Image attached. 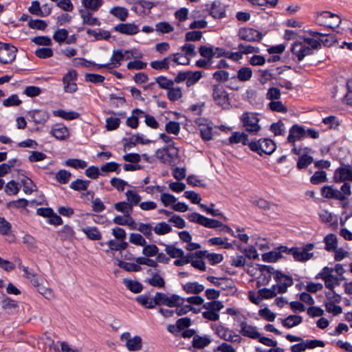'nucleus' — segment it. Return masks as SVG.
<instances>
[{
    "label": "nucleus",
    "instance_id": "14",
    "mask_svg": "<svg viewBox=\"0 0 352 352\" xmlns=\"http://www.w3.org/2000/svg\"><path fill=\"white\" fill-rule=\"evenodd\" d=\"M238 36L240 39L248 42L259 41L262 38V34L259 31L251 28H240Z\"/></svg>",
    "mask_w": 352,
    "mask_h": 352
},
{
    "label": "nucleus",
    "instance_id": "7",
    "mask_svg": "<svg viewBox=\"0 0 352 352\" xmlns=\"http://www.w3.org/2000/svg\"><path fill=\"white\" fill-rule=\"evenodd\" d=\"M186 218L193 223H198L208 228H218L223 226V223L216 219H209L197 212L188 214Z\"/></svg>",
    "mask_w": 352,
    "mask_h": 352
},
{
    "label": "nucleus",
    "instance_id": "43",
    "mask_svg": "<svg viewBox=\"0 0 352 352\" xmlns=\"http://www.w3.org/2000/svg\"><path fill=\"white\" fill-rule=\"evenodd\" d=\"M208 243L212 245H221L225 249H231L233 248L232 243L228 242V238L213 237L208 240Z\"/></svg>",
    "mask_w": 352,
    "mask_h": 352
},
{
    "label": "nucleus",
    "instance_id": "3",
    "mask_svg": "<svg viewBox=\"0 0 352 352\" xmlns=\"http://www.w3.org/2000/svg\"><path fill=\"white\" fill-rule=\"evenodd\" d=\"M250 149L256 152L260 155L263 153L271 155L276 150L275 142L269 138H261L258 140L252 141L248 144Z\"/></svg>",
    "mask_w": 352,
    "mask_h": 352
},
{
    "label": "nucleus",
    "instance_id": "32",
    "mask_svg": "<svg viewBox=\"0 0 352 352\" xmlns=\"http://www.w3.org/2000/svg\"><path fill=\"white\" fill-rule=\"evenodd\" d=\"M211 342V339L208 336H200L195 335L192 339V346L197 349H204Z\"/></svg>",
    "mask_w": 352,
    "mask_h": 352
},
{
    "label": "nucleus",
    "instance_id": "40",
    "mask_svg": "<svg viewBox=\"0 0 352 352\" xmlns=\"http://www.w3.org/2000/svg\"><path fill=\"white\" fill-rule=\"evenodd\" d=\"M83 233L88 239L94 241L100 240L102 237L101 233L96 227H85L82 229Z\"/></svg>",
    "mask_w": 352,
    "mask_h": 352
},
{
    "label": "nucleus",
    "instance_id": "4",
    "mask_svg": "<svg viewBox=\"0 0 352 352\" xmlns=\"http://www.w3.org/2000/svg\"><path fill=\"white\" fill-rule=\"evenodd\" d=\"M240 120L245 131L251 134L256 135L261 129L258 124L260 120L255 113L245 112Z\"/></svg>",
    "mask_w": 352,
    "mask_h": 352
},
{
    "label": "nucleus",
    "instance_id": "24",
    "mask_svg": "<svg viewBox=\"0 0 352 352\" xmlns=\"http://www.w3.org/2000/svg\"><path fill=\"white\" fill-rule=\"evenodd\" d=\"M144 111L140 109H135L132 111V114L126 120V124L132 128L137 129L139 125V118L142 117Z\"/></svg>",
    "mask_w": 352,
    "mask_h": 352
},
{
    "label": "nucleus",
    "instance_id": "34",
    "mask_svg": "<svg viewBox=\"0 0 352 352\" xmlns=\"http://www.w3.org/2000/svg\"><path fill=\"white\" fill-rule=\"evenodd\" d=\"M324 249L328 252L334 251L338 247V239L336 234H329L324 238Z\"/></svg>",
    "mask_w": 352,
    "mask_h": 352
},
{
    "label": "nucleus",
    "instance_id": "37",
    "mask_svg": "<svg viewBox=\"0 0 352 352\" xmlns=\"http://www.w3.org/2000/svg\"><path fill=\"white\" fill-rule=\"evenodd\" d=\"M123 283L128 289L135 294L140 293L143 289L142 285L136 280L125 278L123 280Z\"/></svg>",
    "mask_w": 352,
    "mask_h": 352
},
{
    "label": "nucleus",
    "instance_id": "20",
    "mask_svg": "<svg viewBox=\"0 0 352 352\" xmlns=\"http://www.w3.org/2000/svg\"><path fill=\"white\" fill-rule=\"evenodd\" d=\"M239 325L241 327L239 332L243 336L255 340L260 337L261 333L257 331V328L248 324L245 320L241 321Z\"/></svg>",
    "mask_w": 352,
    "mask_h": 352
},
{
    "label": "nucleus",
    "instance_id": "5",
    "mask_svg": "<svg viewBox=\"0 0 352 352\" xmlns=\"http://www.w3.org/2000/svg\"><path fill=\"white\" fill-rule=\"evenodd\" d=\"M212 97L214 104L223 109H228L230 103L229 94L221 85H214L212 89Z\"/></svg>",
    "mask_w": 352,
    "mask_h": 352
},
{
    "label": "nucleus",
    "instance_id": "60",
    "mask_svg": "<svg viewBox=\"0 0 352 352\" xmlns=\"http://www.w3.org/2000/svg\"><path fill=\"white\" fill-rule=\"evenodd\" d=\"M22 103V100L19 99L18 95L12 94L8 98L3 100V105L6 107H17Z\"/></svg>",
    "mask_w": 352,
    "mask_h": 352
},
{
    "label": "nucleus",
    "instance_id": "53",
    "mask_svg": "<svg viewBox=\"0 0 352 352\" xmlns=\"http://www.w3.org/2000/svg\"><path fill=\"white\" fill-rule=\"evenodd\" d=\"M327 181V173L324 170L316 171L310 178L311 183L314 185H317Z\"/></svg>",
    "mask_w": 352,
    "mask_h": 352
},
{
    "label": "nucleus",
    "instance_id": "36",
    "mask_svg": "<svg viewBox=\"0 0 352 352\" xmlns=\"http://www.w3.org/2000/svg\"><path fill=\"white\" fill-rule=\"evenodd\" d=\"M126 202L130 204L131 207L139 205L142 199L141 196L135 190H128L125 192Z\"/></svg>",
    "mask_w": 352,
    "mask_h": 352
},
{
    "label": "nucleus",
    "instance_id": "2",
    "mask_svg": "<svg viewBox=\"0 0 352 352\" xmlns=\"http://www.w3.org/2000/svg\"><path fill=\"white\" fill-rule=\"evenodd\" d=\"M314 248V245L313 243H307L300 248L296 247L288 248L285 246H281L280 249L282 252L292 255L295 261L305 262L313 257L314 254L310 252V251H311Z\"/></svg>",
    "mask_w": 352,
    "mask_h": 352
},
{
    "label": "nucleus",
    "instance_id": "11",
    "mask_svg": "<svg viewBox=\"0 0 352 352\" xmlns=\"http://www.w3.org/2000/svg\"><path fill=\"white\" fill-rule=\"evenodd\" d=\"M274 278L277 283L275 285L278 289L277 292L278 294L285 293L288 287L292 286L294 283L292 276L285 275L279 271L275 272Z\"/></svg>",
    "mask_w": 352,
    "mask_h": 352
},
{
    "label": "nucleus",
    "instance_id": "64",
    "mask_svg": "<svg viewBox=\"0 0 352 352\" xmlns=\"http://www.w3.org/2000/svg\"><path fill=\"white\" fill-rule=\"evenodd\" d=\"M182 96V91L179 87H173V86L168 89L167 97L172 101L175 102L180 99Z\"/></svg>",
    "mask_w": 352,
    "mask_h": 352
},
{
    "label": "nucleus",
    "instance_id": "49",
    "mask_svg": "<svg viewBox=\"0 0 352 352\" xmlns=\"http://www.w3.org/2000/svg\"><path fill=\"white\" fill-rule=\"evenodd\" d=\"M133 59V60H131L126 64V68L129 70H141L146 68L147 63L141 60V58Z\"/></svg>",
    "mask_w": 352,
    "mask_h": 352
},
{
    "label": "nucleus",
    "instance_id": "47",
    "mask_svg": "<svg viewBox=\"0 0 352 352\" xmlns=\"http://www.w3.org/2000/svg\"><path fill=\"white\" fill-rule=\"evenodd\" d=\"M135 299L139 304L148 309H152L156 305L155 298L152 299L146 295L138 296Z\"/></svg>",
    "mask_w": 352,
    "mask_h": 352
},
{
    "label": "nucleus",
    "instance_id": "31",
    "mask_svg": "<svg viewBox=\"0 0 352 352\" xmlns=\"http://www.w3.org/2000/svg\"><path fill=\"white\" fill-rule=\"evenodd\" d=\"M52 113L56 117L61 118L66 120H72L79 118L80 113L76 111H66L63 109L54 110Z\"/></svg>",
    "mask_w": 352,
    "mask_h": 352
},
{
    "label": "nucleus",
    "instance_id": "1",
    "mask_svg": "<svg viewBox=\"0 0 352 352\" xmlns=\"http://www.w3.org/2000/svg\"><path fill=\"white\" fill-rule=\"evenodd\" d=\"M142 57L143 54L135 48L129 50L116 49L113 50L110 61L105 64L97 65V68L112 69L119 67L122 60H127L131 58H142Z\"/></svg>",
    "mask_w": 352,
    "mask_h": 352
},
{
    "label": "nucleus",
    "instance_id": "19",
    "mask_svg": "<svg viewBox=\"0 0 352 352\" xmlns=\"http://www.w3.org/2000/svg\"><path fill=\"white\" fill-rule=\"evenodd\" d=\"M114 31L129 36L135 35L140 32V28L135 23H120L113 28Z\"/></svg>",
    "mask_w": 352,
    "mask_h": 352
},
{
    "label": "nucleus",
    "instance_id": "17",
    "mask_svg": "<svg viewBox=\"0 0 352 352\" xmlns=\"http://www.w3.org/2000/svg\"><path fill=\"white\" fill-rule=\"evenodd\" d=\"M304 138H305V127L296 124L289 129L287 141L292 144H294L296 141H299Z\"/></svg>",
    "mask_w": 352,
    "mask_h": 352
},
{
    "label": "nucleus",
    "instance_id": "15",
    "mask_svg": "<svg viewBox=\"0 0 352 352\" xmlns=\"http://www.w3.org/2000/svg\"><path fill=\"white\" fill-rule=\"evenodd\" d=\"M215 333L220 338L228 342L240 343L241 341L239 335L234 334L232 330L221 324L216 327Z\"/></svg>",
    "mask_w": 352,
    "mask_h": 352
},
{
    "label": "nucleus",
    "instance_id": "57",
    "mask_svg": "<svg viewBox=\"0 0 352 352\" xmlns=\"http://www.w3.org/2000/svg\"><path fill=\"white\" fill-rule=\"evenodd\" d=\"M267 107L272 111L285 113L287 112V108L282 103L281 101L277 100L270 102L267 104Z\"/></svg>",
    "mask_w": 352,
    "mask_h": 352
},
{
    "label": "nucleus",
    "instance_id": "61",
    "mask_svg": "<svg viewBox=\"0 0 352 352\" xmlns=\"http://www.w3.org/2000/svg\"><path fill=\"white\" fill-rule=\"evenodd\" d=\"M314 161L311 156L303 155L298 158L296 166L298 169H304L307 168Z\"/></svg>",
    "mask_w": 352,
    "mask_h": 352
},
{
    "label": "nucleus",
    "instance_id": "12",
    "mask_svg": "<svg viewBox=\"0 0 352 352\" xmlns=\"http://www.w3.org/2000/svg\"><path fill=\"white\" fill-rule=\"evenodd\" d=\"M291 51L298 61H301L308 55L312 54V50L304 41H295L291 47Z\"/></svg>",
    "mask_w": 352,
    "mask_h": 352
},
{
    "label": "nucleus",
    "instance_id": "22",
    "mask_svg": "<svg viewBox=\"0 0 352 352\" xmlns=\"http://www.w3.org/2000/svg\"><path fill=\"white\" fill-rule=\"evenodd\" d=\"M78 12L80 13V17L82 20V23L84 25H87L90 26H100L101 23L100 20L93 16L91 11H87L85 9L79 8Z\"/></svg>",
    "mask_w": 352,
    "mask_h": 352
},
{
    "label": "nucleus",
    "instance_id": "26",
    "mask_svg": "<svg viewBox=\"0 0 352 352\" xmlns=\"http://www.w3.org/2000/svg\"><path fill=\"white\" fill-rule=\"evenodd\" d=\"M280 320L282 325L287 329L296 327L302 322V318L297 315H289L286 318Z\"/></svg>",
    "mask_w": 352,
    "mask_h": 352
},
{
    "label": "nucleus",
    "instance_id": "56",
    "mask_svg": "<svg viewBox=\"0 0 352 352\" xmlns=\"http://www.w3.org/2000/svg\"><path fill=\"white\" fill-rule=\"evenodd\" d=\"M203 307L204 309L208 311L219 313V311H221L224 306L223 302L221 301L212 300L204 303Z\"/></svg>",
    "mask_w": 352,
    "mask_h": 352
},
{
    "label": "nucleus",
    "instance_id": "8",
    "mask_svg": "<svg viewBox=\"0 0 352 352\" xmlns=\"http://www.w3.org/2000/svg\"><path fill=\"white\" fill-rule=\"evenodd\" d=\"M316 21L320 25L334 28L339 26L341 19L336 14L324 11L317 14Z\"/></svg>",
    "mask_w": 352,
    "mask_h": 352
},
{
    "label": "nucleus",
    "instance_id": "29",
    "mask_svg": "<svg viewBox=\"0 0 352 352\" xmlns=\"http://www.w3.org/2000/svg\"><path fill=\"white\" fill-rule=\"evenodd\" d=\"M259 270L261 272V275L263 277L260 278L262 279L261 281L263 284H267L271 280L272 274L275 276V271L274 268L270 265H259Z\"/></svg>",
    "mask_w": 352,
    "mask_h": 352
},
{
    "label": "nucleus",
    "instance_id": "58",
    "mask_svg": "<svg viewBox=\"0 0 352 352\" xmlns=\"http://www.w3.org/2000/svg\"><path fill=\"white\" fill-rule=\"evenodd\" d=\"M165 251L171 258L183 257L184 255L183 250L176 248L175 245H166Z\"/></svg>",
    "mask_w": 352,
    "mask_h": 352
},
{
    "label": "nucleus",
    "instance_id": "39",
    "mask_svg": "<svg viewBox=\"0 0 352 352\" xmlns=\"http://www.w3.org/2000/svg\"><path fill=\"white\" fill-rule=\"evenodd\" d=\"M169 56L165 57L161 60H153L150 63L151 67L156 70H166L170 65Z\"/></svg>",
    "mask_w": 352,
    "mask_h": 352
},
{
    "label": "nucleus",
    "instance_id": "33",
    "mask_svg": "<svg viewBox=\"0 0 352 352\" xmlns=\"http://www.w3.org/2000/svg\"><path fill=\"white\" fill-rule=\"evenodd\" d=\"M109 13L121 21H124L129 16V11L124 7L115 6L109 10Z\"/></svg>",
    "mask_w": 352,
    "mask_h": 352
},
{
    "label": "nucleus",
    "instance_id": "44",
    "mask_svg": "<svg viewBox=\"0 0 352 352\" xmlns=\"http://www.w3.org/2000/svg\"><path fill=\"white\" fill-rule=\"evenodd\" d=\"M21 182L23 185V190L26 195H30L37 190L36 186L31 179L25 177Z\"/></svg>",
    "mask_w": 352,
    "mask_h": 352
},
{
    "label": "nucleus",
    "instance_id": "16",
    "mask_svg": "<svg viewBox=\"0 0 352 352\" xmlns=\"http://www.w3.org/2000/svg\"><path fill=\"white\" fill-rule=\"evenodd\" d=\"M336 183L352 182V167L350 165H344L338 168L333 175Z\"/></svg>",
    "mask_w": 352,
    "mask_h": 352
},
{
    "label": "nucleus",
    "instance_id": "54",
    "mask_svg": "<svg viewBox=\"0 0 352 352\" xmlns=\"http://www.w3.org/2000/svg\"><path fill=\"white\" fill-rule=\"evenodd\" d=\"M202 72L201 71H188V80L186 82V86L189 87L194 85L202 78Z\"/></svg>",
    "mask_w": 352,
    "mask_h": 352
},
{
    "label": "nucleus",
    "instance_id": "62",
    "mask_svg": "<svg viewBox=\"0 0 352 352\" xmlns=\"http://www.w3.org/2000/svg\"><path fill=\"white\" fill-rule=\"evenodd\" d=\"M147 283L155 287H164L165 285L164 278L157 273L153 274V276L147 280Z\"/></svg>",
    "mask_w": 352,
    "mask_h": 352
},
{
    "label": "nucleus",
    "instance_id": "13",
    "mask_svg": "<svg viewBox=\"0 0 352 352\" xmlns=\"http://www.w3.org/2000/svg\"><path fill=\"white\" fill-rule=\"evenodd\" d=\"M77 80V73L74 69H70L63 77V83L64 91L67 93H74L77 91L78 87L76 81Z\"/></svg>",
    "mask_w": 352,
    "mask_h": 352
},
{
    "label": "nucleus",
    "instance_id": "21",
    "mask_svg": "<svg viewBox=\"0 0 352 352\" xmlns=\"http://www.w3.org/2000/svg\"><path fill=\"white\" fill-rule=\"evenodd\" d=\"M322 196L327 199H334L339 201L346 199L345 196L338 189L330 186H324L321 189Z\"/></svg>",
    "mask_w": 352,
    "mask_h": 352
},
{
    "label": "nucleus",
    "instance_id": "41",
    "mask_svg": "<svg viewBox=\"0 0 352 352\" xmlns=\"http://www.w3.org/2000/svg\"><path fill=\"white\" fill-rule=\"evenodd\" d=\"M126 346L130 351H135L141 349L142 338L139 336H135L126 342Z\"/></svg>",
    "mask_w": 352,
    "mask_h": 352
},
{
    "label": "nucleus",
    "instance_id": "59",
    "mask_svg": "<svg viewBox=\"0 0 352 352\" xmlns=\"http://www.w3.org/2000/svg\"><path fill=\"white\" fill-rule=\"evenodd\" d=\"M90 182L88 180H82L78 179L74 182H72L69 186L72 189L79 191V190H85L87 189Z\"/></svg>",
    "mask_w": 352,
    "mask_h": 352
},
{
    "label": "nucleus",
    "instance_id": "9",
    "mask_svg": "<svg viewBox=\"0 0 352 352\" xmlns=\"http://www.w3.org/2000/svg\"><path fill=\"white\" fill-rule=\"evenodd\" d=\"M332 267H324L322 270L316 275V278H321L324 282L325 287L329 289H334L336 286L340 285V278L333 275Z\"/></svg>",
    "mask_w": 352,
    "mask_h": 352
},
{
    "label": "nucleus",
    "instance_id": "28",
    "mask_svg": "<svg viewBox=\"0 0 352 352\" xmlns=\"http://www.w3.org/2000/svg\"><path fill=\"white\" fill-rule=\"evenodd\" d=\"M81 4L87 11L96 12L102 6L103 0H80Z\"/></svg>",
    "mask_w": 352,
    "mask_h": 352
},
{
    "label": "nucleus",
    "instance_id": "52",
    "mask_svg": "<svg viewBox=\"0 0 352 352\" xmlns=\"http://www.w3.org/2000/svg\"><path fill=\"white\" fill-rule=\"evenodd\" d=\"M117 261H118V265L120 268L124 270L126 272H140L142 269V267L137 263H136V264L131 263L124 262V261L119 260V259H118Z\"/></svg>",
    "mask_w": 352,
    "mask_h": 352
},
{
    "label": "nucleus",
    "instance_id": "30",
    "mask_svg": "<svg viewBox=\"0 0 352 352\" xmlns=\"http://www.w3.org/2000/svg\"><path fill=\"white\" fill-rule=\"evenodd\" d=\"M210 15L215 19H221L225 16V8L219 1L212 3L210 9Z\"/></svg>",
    "mask_w": 352,
    "mask_h": 352
},
{
    "label": "nucleus",
    "instance_id": "25",
    "mask_svg": "<svg viewBox=\"0 0 352 352\" xmlns=\"http://www.w3.org/2000/svg\"><path fill=\"white\" fill-rule=\"evenodd\" d=\"M183 289L187 294H199L202 292L205 287L198 282H188L182 286Z\"/></svg>",
    "mask_w": 352,
    "mask_h": 352
},
{
    "label": "nucleus",
    "instance_id": "42",
    "mask_svg": "<svg viewBox=\"0 0 352 352\" xmlns=\"http://www.w3.org/2000/svg\"><path fill=\"white\" fill-rule=\"evenodd\" d=\"M23 272L25 273L24 276L25 278L29 279L34 287H39L41 280L38 277L37 274L33 270L30 269L28 267H23Z\"/></svg>",
    "mask_w": 352,
    "mask_h": 352
},
{
    "label": "nucleus",
    "instance_id": "55",
    "mask_svg": "<svg viewBox=\"0 0 352 352\" xmlns=\"http://www.w3.org/2000/svg\"><path fill=\"white\" fill-rule=\"evenodd\" d=\"M65 164L76 169H83L87 166V163L85 161L75 158L67 160L65 162Z\"/></svg>",
    "mask_w": 352,
    "mask_h": 352
},
{
    "label": "nucleus",
    "instance_id": "63",
    "mask_svg": "<svg viewBox=\"0 0 352 352\" xmlns=\"http://www.w3.org/2000/svg\"><path fill=\"white\" fill-rule=\"evenodd\" d=\"M42 93V89L37 86H27L23 91V94L30 98H34L39 96Z\"/></svg>",
    "mask_w": 352,
    "mask_h": 352
},
{
    "label": "nucleus",
    "instance_id": "6",
    "mask_svg": "<svg viewBox=\"0 0 352 352\" xmlns=\"http://www.w3.org/2000/svg\"><path fill=\"white\" fill-rule=\"evenodd\" d=\"M156 305H166L169 307H178L185 302L184 298L177 294H172L170 296L164 293L157 292L155 295Z\"/></svg>",
    "mask_w": 352,
    "mask_h": 352
},
{
    "label": "nucleus",
    "instance_id": "51",
    "mask_svg": "<svg viewBox=\"0 0 352 352\" xmlns=\"http://www.w3.org/2000/svg\"><path fill=\"white\" fill-rule=\"evenodd\" d=\"M278 289L276 285H273L271 288H263L258 290V294L261 298L270 299L275 297L278 293Z\"/></svg>",
    "mask_w": 352,
    "mask_h": 352
},
{
    "label": "nucleus",
    "instance_id": "23",
    "mask_svg": "<svg viewBox=\"0 0 352 352\" xmlns=\"http://www.w3.org/2000/svg\"><path fill=\"white\" fill-rule=\"evenodd\" d=\"M50 133L58 140H65L69 135V132L67 126L57 124H55Z\"/></svg>",
    "mask_w": 352,
    "mask_h": 352
},
{
    "label": "nucleus",
    "instance_id": "10",
    "mask_svg": "<svg viewBox=\"0 0 352 352\" xmlns=\"http://www.w3.org/2000/svg\"><path fill=\"white\" fill-rule=\"evenodd\" d=\"M17 49L9 43H0V63L10 64L12 63L16 56Z\"/></svg>",
    "mask_w": 352,
    "mask_h": 352
},
{
    "label": "nucleus",
    "instance_id": "46",
    "mask_svg": "<svg viewBox=\"0 0 352 352\" xmlns=\"http://www.w3.org/2000/svg\"><path fill=\"white\" fill-rule=\"evenodd\" d=\"M114 208L120 212L123 213L125 216H130L133 211V207L126 201H120L114 204Z\"/></svg>",
    "mask_w": 352,
    "mask_h": 352
},
{
    "label": "nucleus",
    "instance_id": "45",
    "mask_svg": "<svg viewBox=\"0 0 352 352\" xmlns=\"http://www.w3.org/2000/svg\"><path fill=\"white\" fill-rule=\"evenodd\" d=\"M137 230L142 233L148 239L151 240L153 239V226L151 223H138Z\"/></svg>",
    "mask_w": 352,
    "mask_h": 352
},
{
    "label": "nucleus",
    "instance_id": "48",
    "mask_svg": "<svg viewBox=\"0 0 352 352\" xmlns=\"http://www.w3.org/2000/svg\"><path fill=\"white\" fill-rule=\"evenodd\" d=\"M153 231L157 235H164L170 232L172 228L166 222H160L153 227Z\"/></svg>",
    "mask_w": 352,
    "mask_h": 352
},
{
    "label": "nucleus",
    "instance_id": "38",
    "mask_svg": "<svg viewBox=\"0 0 352 352\" xmlns=\"http://www.w3.org/2000/svg\"><path fill=\"white\" fill-rule=\"evenodd\" d=\"M170 61L173 62L174 63L177 65H188L190 64V59L188 58L187 56H186L182 53H175L170 54L169 56Z\"/></svg>",
    "mask_w": 352,
    "mask_h": 352
},
{
    "label": "nucleus",
    "instance_id": "18",
    "mask_svg": "<svg viewBox=\"0 0 352 352\" xmlns=\"http://www.w3.org/2000/svg\"><path fill=\"white\" fill-rule=\"evenodd\" d=\"M30 121L35 124L44 125L48 120L50 116L47 111L43 109H34L28 112Z\"/></svg>",
    "mask_w": 352,
    "mask_h": 352
},
{
    "label": "nucleus",
    "instance_id": "35",
    "mask_svg": "<svg viewBox=\"0 0 352 352\" xmlns=\"http://www.w3.org/2000/svg\"><path fill=\"white\" fill-rule=\"evenodd\" d=\"M2 308L8 314H12L17 311L19 305L16 301L10 298H6L2 301Z\"/></svg>",
    "mask_w": 352,
    "mask_h": 352
},
{
    "label": "nucleus",
    "instance_id": "50",
    "mask_svg": "<svg viewBox=\"0 0 352 352\" xmlns=\"http://www.w3.org/2000/svg\"><path fill=\"white\" fill-rule=\"evenodd\" d=\"M252 76V70L248 67H243L237 72V78L241 82L249 80Z\"/></svg>",
    "mask_w": 352,
    "mask_h": 352
},
{
    "label": "nucleus",
    "instance_id": "27",
    "mask_svg": "<svg viewBox=\"0 0 352 352\" xmlns=\"http://www.w3.org/2000/svg\"><path fill=\"white\" fill-rule=\"evenodd\" d=\"M229 144L241 143L243 145H248V135L244 132H234L228 139Z\"/></svg>",
    "mask_w": 352,
    "mask_h": 352
}]
</instances>
